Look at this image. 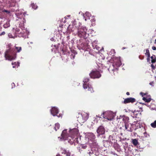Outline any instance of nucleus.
Masks as SVG:
<instances>
[{
  "mask_svg": "<svg viewBox=\"0 0 156 156\" xmlns=\"http://www.w3.org/2000/svg\"><path fill=\"white\" fill-rule=\"evenodd\" d=\"M91 16V14L89 12H86L85 14H83V18L85 19V21H87L88 20H90Z\"/></svg>",
  "mask_w": 156,
  "mask_h": 156,
  "instance_id": "14",
  "label": "nucleus"
},
{
  "mask_svg": "<svg viewBox=\"0 0 156 156\" xmlns=\"http://www.w3.org/2000/svg\"><path fill=\"white\" fill-rule=\"evenodd\" d=\"M61 151L62 154H65L67 156H70V153L69 151L65 148H61Z\"/></svg>",
  "mask_w": 156,
  "mask_h": 156,
  "instance_id": "17",
  "label": "nucleus"
},
{
  "mask_svg": "<svg viewBox=\"0 0 156 156\" xmlns=\"http://www.w3.org/2000/svg\"><path fill=\"white\" fill-rule=\"evenodd\" d=\"M152 49L154 50H156V48L154 46H153L152 48Z\"/></svg>",
  "mask_w": 156,
  "mask_h": 156,
  "instance_id": "42",
  "label": "nucleus"
},
{
  "mask_svg": "<svg viewBox=\"0 0 156 156\" xmlns=\"http://www.w3.org/2000/svg\"><path fill=\"white\" fill-rule=\"evenodd\" d=\"M60 127V125L58 123H56L55 124L54 129L56 131L57 129H58Z\"/></svg>",
  "mask_w": 156,
  "mask_h": 156,
  "instance_id": "27",
  "label": "nucleus"
},
{
  "mask_svg": "<svg viewBox=\"0 0 156 156\" xmlns=\"http://www.w3.org/2000/svg\"><path fill=\"white\" fill-rule=\"evenodd\" d=\"M151 62L153 63L156 62V58L155 56L154 55H153L151 57Z\"/></svg>",
  "mask_w": 156,
  "mask_h": 156,
  "instance_id": "26",
  "label": "nucleus"
},
{
  "mask_svg": "<svg viewBox=\"0 0 156 156\" xmlns=\"http://www.w3.org/2000/svg\"><path fill=\"white\" fill-rule=\"evenodd\" d=\"M67 16V17H69L70 16L69 15H68V16Z\"/></svg>",
  "mask_w": 156,
  "mask_h": 156,
  "instance_id": "49",
  "label": "nucleus"
},
{
  "mask_svg": "<svg viewBox=\"0 0 156 156\" xmlns=\"http://www.w3.org/2000/svg\"><path fill=\"white\" fill-rule=\"evenodd\" d=\"M75 56L73 54H72L71 55V58L72 59H74L75 58Z\"/></svg>",
  "mask_w": 156,
  "mask_h": 156,
  "instance_id": "37",
  "label": "nucleus"
},
{
  "mask_svg": "<svg viewBox=\"0 0 156 156\" xmlns=\"http://www.w3.org/2000/svg\"><path fill=\"white\" fill-rule=\"evenodd\" d=\"M79 135L78 130L76 128L67 131V129H64L62 133L60 140H68V142L70 144L78 142L77 137Z\"/></svg>",
  "mask_w": 156,
  "mask_h": 156,
  "instance_id": "2",
  "label": "nucleus"
},
{
  "mask_svg": "<svg viewBox=\"0 0 156 156\" xmlns=\"http://www.w3.org/2000/svg\"><path fill=\"white\" fill-rule=\"evenodd\" d=\"M10 20H8V21L3 25V27L5 28H7L10 26Z\"/></svg>",
  "mask_w": 156,
  "mask_h": 156,
  "instance_id": "22",
  "label": "nucleus"
},
{
  "mask_svg": "<svg viewBox=\"0 0 156 156\" xmlns=\"http://www.w3.org/2000/svg\"><path fill=\"white\" fill-rule=\"evenodd\" d=\"M12 65L13 66L12 67L13 68H14L15 67H18L20 66V63L18 62H12Z\"/></svg>",
  "mask_w": 156,
  "mask_h": 156,
  "instance_id": "23",
  "label": "nucleus"
},
{
  "mask_svg": "<svg viewBox=\"0 0 156 156\" xmlns=\"http://www.w3.org/2000/svg\"><path fill=\"white\" fill-rule=\"evenodd\" d=\"M97 132L99 135H102L105 133V129L103 126H100L97 129Z\"/></svg>",
  "mask_w": 156,
  "mask_h": 156,
  "instance_id": "13",
  "label": "nucleus"
},
{
  "mask_svg": "<svg viewBox=\"0 0 156 156\" xmlns=\"http://www.w3.org/2000/svg\"><path fill=\"white\" fill-rule=\"evenodd\" d=\"M15 84L13 83L12 84V88H13L14 87H15Z\"/></svg>",
  "mask_w": 156,
  "mask_h": 156,
  "instance_id": "43",
  "label": "nucleus"
},
{
  "mask_svg": "<svg viewBox=\"0 0 156 156\" xmlns=\"http://www.w3.org/2000/svg\"><path fill=\"white\" fill-rule=\"evenodd\" d=\"M57 116L58 117H61L62 116V115L60 114H59V115H57Z\"/></svg>",
  "mask_w": 156,
  "mask_h": 156,
  "instance_id": "46",
  "label": "nucleus"
},
{
  "mask_svg": "<svg viewBox=\"0 0 156 156\" xmlns=\"http://www.w3.org/2000/svg\"><path fill=\"white\" fill-rule=\"evenodd\" d=\"M89 144L92 148H98V144L95 140L92 142H90Z\"/></svg>",
  "mask_w": 156,
  "mask_h": 156,
  "instance_id": "18",
  "label": "nucleus"
},
{
  "mask_svg": "<svg viewBox=\"0 0 156 156\" xmlns=\"http://www.w3.org/2000/svg\"><path fill=\"white\" fill-rule=\"evenodd\" d=\"M51 114L53 116L57 115V114L58 113V110L57 108L55 107H53L50 110Z\"/></svg>",
  "mask_w": 156,
  "mask_h": 156,
  "instance_id": "12",
  "label": "nucleus"
},
{
  "mask_svg": "<svg viewBox=\"0 0 156 156\" xmlns=\"http://www.w3.org/2000/svg\"><path fill=\"white\" fill-rule=\"evenodd\" d=\"M140 94L142 95L143 97H144V96L145 95V94L143 92H141L140 93Z\"/></svg>",
  "mask_w": 156,
  "mask_h": 156,
  "instance_id": "40",
  "label": "nucleus"
},
{
  "mask_svg": "<svg viewBox=\"0 0 156 156\" xmlns=\"http://www.w3.org/2000/svg\"><path fill=\"white\" fill-rule=\"evenodd\" d=\"M112 153H113V154H114V155H115L116 154L115 153H113V152H112Z\"/></svg>",
  "mask_w": 156,
  "mask_h": 156,
  "instance_id": "48",
  "label": "nucleus"
},
{
  "mask_svg": "<svg viewBox=\"0 0 156 156\" xmlns=\"http://www.w3.org/2000/svg\"><path fill=\"white\" fill-rule=\"evenodd\" d=\"M0 16H1V18L7 17L9 16H11V13L10 11L1 9L0 7Z\"/></svg>",
  "mask_w": 156,
  "mask_h": 156,
  "instance_id": "9",
  "label": "nucleus"
},
{
  "mask_svg": "<svg viewBox=\"0 0 156 156\" xmlns=\"http://www.w3.org/2000/svg\"><path fill=\"white\" fill-rule=\"evenodd\" d=\"M90 77L92 78H100L101 75L99 72L97 70H93L90 73Z\"/></svg>",
  "mask_w": 156,
  "mask_h": 156,
  "instance_id": "10",
  "label": "nucleus"
},
{
  "mask_svg": "<svg viewBox=\"0 0 156 156\" xmlns=\"http://www.w3.org/2000/svg\"><path fill=\"white\" fill-rule=\"evenodd\" d=\"M115 53V51L114 49H111L110 52H109V54L111 55H113Z\"/></svg>",
  "mask_w": 156,
  "mask_h": 156,
  "instance_id": "32",
  "label": "nucleus"
},
{
  "mask_svg": "<svg viewBox=\"0 0 156 156\" xmlns=\"http://www.w3.org/2000/svg\"><path fill=\"white\" fill-rule=\"evenodd\" d=\"M88 118V115L85 112L79 113L78 117V121L80 123H83L85 122Z\"/></svg>",
  "mask_w": 156,
  "mask_h": 156,
  "instance_id": "8",
  "label": "nucleus"
},
{
  "mask_svg": "<svg viewBox=\"0 0 156 156\" xmlns=\"http://www.w3.org/2000/svg\"><path fill=\"white\" fill-rule=\"evenodd\" d=\"M115 149L118 151L119 149V146L118 144H115L114 146Z\"/></svg>",
  "mask_w": 156,
  "mask_h": 156,
  "instance_id": "31",
  "label": "nucleus"
},
{
  "mask_svg": "<svg viewBox=\"0 0 156 156\" xmlns=\"http://www.w3.org/2000/svg\"><path fill=\"white\" fill-rule=\"evenodd\" d=\"M149 84L150 85H151L152 86H154V82H151L149 83Z\"/></svg>",
  "mask_w": 156,
  "mask_h": 156,
  "instance_id": "39",
  "label": "nucleus"
},
{
  "mask_svg": "<svg viewBox=\"0 0 156 156\" xmlns=\"http://www.w3.org/2000/svg\"><path fill=\"white\" fill-rule=\"evenodd\" d=\"M89 79L88 78H85L83 80V88L84 89H87V90L90 93L94 92L93 88L91 85L89 83Z\"/></svg>",
  "mask_w": 156,
  "mask_h": 156,
  "instance_id": "7",
  "label": "nucleus"
},
{
  "mask_svg": "<svg viewBox=\"0 0 156 156\" xmlns=\"http://www.w3.org/2000/svg\"><path fill=\"white\" fill-rule=\"evenodd\" d=\"M145 54L147 56V57H150V54L149 53V51L148 49H146Z\"/></svg>",
  "mask_w": 156,
  "mask_h": 156,
  "instance_id": "33",
  "label": "nucleus"
},
{
  "mask_svg": "<svg viewBox=\"0 0 156 156\" xmlns=\"http://www.w3.org/2000/svg\"><path fill=\"white\" fill-rule=\"evenodd\" d=\"M50 40L51 41H54L55 39L53 38H52L50 39Z\"/></svg>",
  "mask_w": 156,
  "mask_h": 156,
  "instance_id": "45",
  "label": "nucleus"
},
{
  "mask_svg": "<svg viewBox=\"0 0 156 156\" xmlns=\"http://www.w3.org/2000/svg\"><path fill=\"white\" fill-rule=\"evenodd\" d=\"M126 94L127 95H129V92H127Z\"/></svg>",
  "mask_w": 156,
  "mask_h": 156,
  "instance_id": "47",
  "label": "nucleus"
},
{
  "mask_svg": "<svg viewBox=\"0 0 156 156\" xmlns=\"http://www.w3.org/2000/svg\"><path fill=\"white\" fill-rule=\"evenodd\" d=\"M151 126L152 127L154 128L156 127V120H155L154 122L151 124Z\"/></svg>",
  "mask_w": 156,
  "mask_h": 156,
  "instance_id": "30",
  "label": "nucleus"
},
{
  "mask_svg": "<svg viewBox=\"0 0 156 156\" xmlns=\"http://www.w3.org/2000/svg\"><path fill=\"white\" fill-rule=\"evenodd\" d=\"M151 67L152 69H154L155 68V67L153 64H152L151 65Z\"/></svg>",
  "mask_w": 156,
  "mask_h": 156,
  "instance_id": "41",
  "label": "nucleus"
},
{
  "mask_svg": "<svg viewBox=\"0 0 156 156\" xmlns=\"http://www.w3.org/2000/svg\"><path fill=\"white\" fill-rule=\"evenodd\" d=\"M90 21L92 23L94 24V23L95 22V19L94 18V16H93L91 17V19Z\"/></svg>",
  "mask_w": 156,
  "mask_h": 156,
  "instance_id": "34",
  "label": "nucleus"
},
{
  "mask_svg": "<svg viewBox=\"0 0 156 156\" xmlns=\"http://www.w3.org/2000/svg\"><path fill=\"white\" fill-rule=\"evenodd\" d=\"M66 17H65V18L66 19Z\"/></svg>",
  "mask_w": 156,
  "mask_h": 156,
  "instance_id": "52",
  "label": "nucleus"
},
{
  "mask_svg": "<svg viewBox=\"0 0 156 156\" xmlns=\"http://www.w3.org/2000/svg\"><path fill=\"white\" fill-rule=\"evenodd\" d=\"M116 115V113L111 111H107L103 113V117L108 120H113Z\"/></svg>",
  "mask_w": 156,
  "mask_h": 156,
  "instance_id": "6",
  "label": "nucleus"
},
{
  "mask_svg": "<svg viewBox=\"0 0 156 156\" xmlns=\"http://www.w3.org/2000/svg\"><path fill=\"white\" fill-rule=\"evenodd\" d=\"M142 99L144 101L147 102H150L151 100V99L150 98H147V97H143Z\"/></svg>",
  "mask_w": 156,
  "mask_h": 156,
  "instance_id": "24",
  "label": "nucleus"
},
{
  "mask_svg": "<svg viewBox=\"0 0 156 156\" xmlns=\"http://www.w3.org/2000/svg\"><path fill=\"white\" fill-rule=\"evenodd\" d=\"M97 42L98 41L97 40H95L93 42H92V45L93 46H96V45H95V44L97 43Z\"/></svg>",
  "mask_w": 156,
  "mask_h": 156,
  "instance_id": "35",
  "label": "nucleus"
},
{
  "mask_svg": "<svg viewBox=\"0 0 156 156\" xmlns=\"http://www.w3.org/2000/svg\"><path fill=\"white\" fill-rule=\"evenodd\" d=\"M15 48L12 47L11 44H8L6 45V49L5 53L4 56L6 60L11 61L15 59L16 57V51L17 52H20L22 50L21 47L15 46Z\"/></svg>",
  "mask_w": 156,
  "mask_h": 156,
  "instance_id": "3",
  "label": "nucleus"
},
{
  "mask_svg": "<svg viewBox=\"0 0 156 156\" xmlns=\"http://www.w3.org/2000/svg\"><path fill=\"white\" fill-rule=\"evenodd\" d=\"M121 65L122 63L120 57L114 58L113 64L110 65L108 70L110 73L113 72V73H114L115 70H118V68Z\"/></svg>",
  "mask_w": 156,
  "mask_h": 156,
  "instance_id": "5",
  "label": "nucleus"
},
{
  "mask_svg": "<svg viewBox=\"0 0 156 156\" xmlns=\"http://www.w3.org/2000/svg\"><path fill=\"white\" fill-rule=\"evenodd\" d=\"M15 1V0H0V2L2 3L3 2L6 3V4H9L10 6H12L13 5V4L11 3L12 2H14Z\"/></svg>",
  "mask_w": 156,
  "mask_h": 156,
  "instance_id": "16",
  "label": "nucleus"
},
{
  "mask_svg": "<svg viewBox=\"0 0 156 156\" xmlns=\"http://www.w3.org/2000/svg\"><path fill=\"white\" fill-rule=\"evenodd\" d=\"M135 101V99L134 98H128L125 99L124 101V103L126 104L128 103H133Z\"/></svg>",
  "mask_w": 156,
  "mask_h": 156,
  "instance_id": "15",
  "label": "nucleus"
},
{
  "mask_svg": "<svg viewBox=\"0 0 156 156\" xmlns=\"http://www.w3.org/2000/svg\"><path fill=\"white\" fill-rule=\"evenodd\" d=\"M85 137L87 138L89 143L95 140V137L94 134L91 133H87L85 134Z\"/></svg>",
  "mask_w": 156,
  "mask_h": 156,
  "instance_id": "11",
  "label": "nucleus"
},
{
  "mask_svg": "<svg viewBox=\"0 0 156 156\" xmlns=\"http://www.w3.org/2000/svg\"><path fill=\"white\" fill-rule=\"evenodd\" d=\"M155 44H156V39H155V43H154Z\"/></svg>",
  "mask_w": 156,
  "mask_h": 156,
  "instance_id": "50",
  "label": "nucleus"
},
{
  "mask_svg": "<svg viewBox=\"0 0 156 156\" xmlns=\"http://www.w3.org/2000/svg\"><path fill=\"white\" fill-rule=\"evenodd\" d=\"M31 5L32 7V8L34 9H36L37 8V6L36 4H34V3H32L31 4Z\"/></svg>",
  "mask_w": 156,
  "mask_h": 156,
  "instance_id": "29",
  "label": "nucleus"
},
{
  "mask_svg": "<svg viewBox=\"0 0 156 156\" xmlns=\"http://www.w3.org/2000/svg\"><path fill=\"white\" fill-rule=\"evenodd\" d=\"M112 136H109V140H108V141H109V142H112V141H111V140H110V139H111V138L112 139Z\"/></svg>",
  "mask_w": 156,
  "mask_h": 156,
  "instance_id": "38",
  "label": "nucleus"
},
{
  "mask_svg": "<svg viewBox=\"0 0 156 156\" xmlns=\"http://www.w3.org/2000/svg\"><path fill=\"white\" fill-rule=\"evenodd\" d=\"M131 115L133 118L136 117L137 115L138 114L137 112L136 111L133 112H132L131 113Z\"/></svg>",
  "mask_w": 156,
  "mask_h": 156,
  "instance_id": "25",
  "label": "nucleus"
},
{
  "mask_svg": "<svg viewBox=\"0 0 156 156\" xmlns=\"http://www.w3.org/2000/svg\"><path fill=\"white\" fill-rule=\"evenodd\" d=\"M132 142L134 146H136L138 143L137 140L136 139H133L132 141Z\"/></svg>",
  "mask_w": 156,
  "mask_h": 156,
  "instance_id": "28",
  "label": "nucleus"
},
{
  "mask_svg": "<svg viewBox=\"0 0 156 156\" xmlns=\"http://www.w3.org/2000/svg\"><path fill=\"white\" fill-rule=\"evenodd\" d=\"M125 48H122V49H125Z\"/></svg>",
  "mask_w": 156,
  "mask_h": 156,
  "instance_id": "51",
  "label": "nucleus"
},
{
  "mask_svg": "<svg viewBox=\"0 0 156 156\" xmlns=\"http://www.w3.org/2000/svg\"><path fill=\"white\" fill-rule=\"evenodd\" d=\"M122 118L123 122L125 123V124L128 123L129 120L128 117L125 115H123L122 117Z\"/></svg>",
  "mask_w": 156,
  "mask_h": 156,
  "instance_id": "21",
  "label": "nucleus"
},
{
  "mask_svg": "<svg viewBox=\"0 0 156 156\" xmlns=\"http://www.w3.org/2000/svg\"><path fill=\"white\" fill-rule=\"evenodd\" d=\"M100 117L97 115L96 117L94 118L93 122H92L91 126H93L95 124L97 123L98 122V118H99Z\"/></svg>",
  "mask_w": 156,
  "mask_h": 156,
  "instance_id": "20",
  "label": "nucleus"
},
{
  "mask_svg": "<svg viewBox=\"0 0 156 156\" xmlns=\"http://www.w3.org/2000/svg\"><path fill=\"white\" fill-rule=\"evenodd\" d=\"M150 57H147V61L148 62H150Z\"/></svg>",
  "mask_w": 156,
  "mask_h": 156,
  "instance_id": "44",
  "label": "nucleus"
},
{
  "mask_svg": "<svg viewBox=\"0 0 156 156\" xmlns=\"http://www.w3.org/2000/svg\"><path fill=\"white\" fill-rule=\"evenodd\" d=\"M131 125L128 123L125 124V126L126 130L129 131H132V129L131 128Z\"/></svg>",
  "mask_w": 156,
  "mask_h": 156,
  "instance_id": "19",
  "label": "nucleus"
},
{
  "mask_svg": "<svg viewBox=\"0 0 156 156\" xmlns=\"http://www.w3.org/2000/svg\"><path fill=\"white\" fill-rule=\"evenodd\" d=\"M22 12L21 11H16L15 14L17 19L16 20V25L12 29L13 32L15 31L14 36H13L11 33L8 34V36L9 38H15L19 34V35L20 37L25 38L28 37L29 32L24 26V24L25 23V19L23 17Z\"/></svg>",
  "mask_w": 156,
  "mask_h": 156,
  "instance_id": "1",
  "label": "nucleus"
},
{
  "mask_svg": "<svg viewBox=\"0 0 156 156\" xmlns=\"http://www.w3.org/2000/svg\"><path fill=\"white\" fill-rule=\"evenodd\" d=\"M5 34V33L4 31H3L1 33H0V36H2V35H4Z\"/></svg>",
  "mask_w": 156,
  "mask_h": 156,
  "instance_id": "36",
  "label": "nucleus"
},
{
  "mask_svg": "<svg viewBox=\"0 0 156 156\" xmlns=\"http://www.w3.org/2000/svg\"><path fill=\"white\" fill-rule=\"evenodd\" d=\"M76 21L75 20L72 21L71 25L70 24L68 27V30L69 31H74L75 30L77 29L78 36L80 37L86 38L88 36V34L87 33V29L84 26L79 27L77 28L76 26Z\"/></svg>",
  "mask_w": 156,
  "mask_h": 156,
  "instance_id": "4",
  "label": "nucleus"
}]
</instances>
